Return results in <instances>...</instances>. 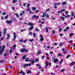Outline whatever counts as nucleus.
<instances>
[{
    "mask_svg": "<svg viewBox=\"0 0 75 75\" xmlns=\"http://www.w3.org/2000/svg\"><path fill=\"white\" fill-rule=\"evenodd\" d=\"M5 48V46H4V45H3L2 47H1V46H0V54L1 55H2L3 54L2 53L3 52Z\"/></svg>",
    "mask_w": 75,
    "mask_h": 75,
    "instance_id": "f257e3e1",
    "label": "nucleus"
},
{
    "mask_svg": "<svg viewBox=\"0 0 75 75\" xmlns=\"http://www.w3.org/2000/svg\"><path fill=\"white\" fill-rule=\"evenodd\" d=\"M31 63H29L28 64H25L24 65H23V68H25L26 67H27L26 66H27L28 67H30V66H31Z\"/></svg>",
    "mask_w": 75,
    "mask_h": 75,
    "instance_id": "f03ea898",
    "label": "nucleus"
},
{
    "mask_svg": "<svg viewBox=\"0 0 75 75\" xmlns=\"http://www.w3.org/2000/svg\"><path fill=\"white\" fill-rule=\"evenodd\" d=\"M6 23L7 24H12V20H11V21H6Z\"/></svg>",
    "mask_w": 75,
    "mask_h": 75,
    "instance_id": "7ed1b4c3",
    "label": "nucleus"
},
{
    "mask_svg": "<svg viewBox=\"0 0 75 75\" xmlns=\"http://www.w3.org/2000/svg\"><path fill=\"white\" fill-rule=\"evenodd\" d=\"M30 62H31L32 64H34L35 63V62L34 61V59H31L30 60Z\"/></svg>",
    "mask_w": 75,
    "mask_h": 75,
    "instance_id": "20e7f679",
    "label": "nucleus"
},
{
    "mask_svg": "<svg viewBox=\"0 0 75 75\" xmlns=\"http://www.w3.org/2000/svg\"><path fill=\"white\" fill-rule=\"evenodd\" d=\"M7 29L6 28H4L3 30V34L4 35H6V31Z\"/></svg>",
    "mask_w": 75,
    "mask_h": 75,
    "instance_id": "39448f33",
    "label": "nucleus"
},
{
    "mask_svg": "<svg viewBox=\"0 0 75 75\" xmlns=\"http://www.w3.org/2000/svg\"><path fill=\"white\" fill-rule=\"evenodd\" d=\"M43 14L44 16L45 17H47L48 18H49V16H48V14H46L45 13H43Z\"/></svg>",
    "mask_w": 75,
    "mask_h": 75,
    "instance_id": "423d86ee",
    "label": "nucleus"
},
{
    "mask_svg": "<svg viewBox=\"0 0 75 75\" xmlns=\"http://www.w3.org/2000/svg\"><path fill=\"white\" fill-rule=\"evenodd\" d=\"M28 25H30V26H31L32 27H33L34 25V24L32 23H31L30 22H28Z\"/></svg>",
    "mask_w": 75,
    "mask_h": 75,
    "instance_id": "0eeeda50",
    "label": "nucleus"
},
{
    "mask_svg": "<svg viewBox=\"0 0 75 75\" xmlns=\"http://www.w3.org/2000/svg\"><path fill=\"white\" fill-rule=\"evenodd\" d=\"M27 11H29V12H30V14H31V13H32V14H34V13L31 12V10H30V8H28Z\"/></svg>",
    "mask_w": 75,
    "mask_h": 75,
    "instance_id": "6e6552de",
    "label": "nucleus"
},
{
    "mask_svg": "<svg viewBox=\"0 0 75 75\" xmlns=\"http://www.w3.org/2000/svg\"><path fill=\"white\" fill-rule=\"evenodd\" d=\"M75 62H71V64H69V65H71V66H72L73 65L75 64Z\"/></svg>",
    "mask_w": 75,
    "mask_h": 75,
    "instance_id": "1a4fd4ad",
    "label": "nucleus"
},
{
    "mask_svg": "<svg viewBox=\"0 0 75 75\" xmlns=\"http://www.w3.org/2000/svg\"><path fill=\"white\" fill-rule=\"evenodd\" d=\"M63 11H65V10L62 9L60 11H58V13H62Z\"/></svg>",
    "mask_w": 75,
    "mask_h": 75,
    "instance_id": "9d476101",
    "label": "nucleus"
},
{
    "mask_svg": "<svg viewBox=\"0 0 75 75\" xmlns=\"http://www.w3.org/2000/svg\"><path fill=\"white\" fill-rule=\"evenodd\" d=\"M25 49L24 48H23L21 50V52H24V51H25Z\"/></svg>",
    "mask_w": 75,
    "mask_h": 75,
    "instance_id": "9b49d317",
    "label": "nucleus"
},
{
    "mask_svg": "<svg viewBox=\"0 0 75 75\" xmlns=\"http://www.w3.org/2000/svg\"><path fill=\"white\" fill-rule=\"evenodd\" d=\"M60 18H61V19L62 21H64L65 18H64V17H62V16H60Z\"/></svg>",
    "mask_w": 75,
    "mask_h": 75,
    "instance_id": "f8f14e48",
    "label": "nucleus"
},
{
    "mask_svg": "<svg viewBox=\"0 0 75 75\" xmlns=\"http://www.w3.org/2000/svg\"><path fill=\"white\" fill-rule=\"evenodd\" d=\"M58 59H54V64H55L56 62H58Z\"/></svg>",
    "mask_w": 75,
    "mask_h": 75,
    "instance_id": "ddd939ff",
    "label": "nucleus"
},
{
    "mask_svg": "<svg viewBox=\"0 0 75 75\" xmlns=\"http://www.w3.org/2000/svg\"><path fill=\"white\" fill-rule=\"evenodd\" d=\"M41 54V51H38L37 52V53L36 54V55H38V54Z\"/></svg>",
    "mask_w": 75,
    "mask_h": 75,
    "instance_id": "4468645a",
    "label": "nucleus"
},
{
    "mask_svg": "<svg viewBox=\"0 0 75 75\" xmlns=\"http://www.w3.org/2000/svg\"><path fill=\"white\" fill-rule=\"evenodd\" d=\"M14 15H15V16H16V17H17V18H19V15H18V13H14Z\"/></svg>",
    "mask_w": 75,
    "mask_h": 75,
    "instance_id": "2eb2a0df",
    "label": "nucleus"
},
{
    "mask_svg": "<svg viewBox=\"0 0 75 75\" xmlns=\"http://www.w3.org/2000/svg\"><path fill=\"white\" fill-rule=\"evenodd\" d=\"M71 17H74V13L73 12H71Z\"/></svg>",
    "mask_w": 75,
    "mask_h": 75,
    "instance_id": "dca6fc26",
    "label": "nucleus"
},
{
    "mask_svg": "<svg viewBox=\"0 0 75 75\" xmlns=\"http://www.w3.org/2000/svg\"><path fill=\"white\" fill-rule=\"evenodd\" d=\"M33 17L34 18H39L38 16H37L36 15H34L33 16Z\"/></svg>",
    "mask_w": 75,
    "mask_h": 75,
    "instance_id": "f3484780",
    "label": "nucleus"
},
{
    "mask_svg": "<svg viewBox=\"0 0 75 75\" xmlns=\"http://www.w3.org/2000/svg\"><path fill=\"white\" fill-rule=\"evenodd\" d=\"M66 4H67V2H63V3H62V6H63V5H65Z\"/></svg>",
    "mask_w": 75,
    "mask_h": 75,
    "instance_id": "a211bd4d",
    "label": "nucleus"
},
{
    "mask_svg": "<svg viewBox=\"0 0 75 75\" xmlns=\"http://www.w3.org/2000/svg\"><path fill=\"white\" fill-rule=\"evenodd\" d=\"M63 59H62L59 61V63L60 64H61L62 63V62H63Z\"/></svg>",
    "mask_w": 75,
    "mask_h": 75,
    "instance_id": "6ab92c4d",
    "label": "nucleus"
},
{
    "mask_svg": "<svg viewBox=\"0 0 75 75\" xmlns=\"http://www.w3.org/2000/svg\"><path fill=\"white\" fill-rule=\"evenodd\" d=\"M5 62V60H4L0 61V63H1V64H2V63H3V62Z\"/></svg>",
    "mask_w": 75,
    "mask_h": 75,
    "instance_id": "aec40b11",
    "label": "nucleus"
},
{
    "mask_svg": "<svg viewBox=\"0 0 75 75\" xmlns=\"http://www.w3.org/2000/svg\"><path fill=\"white\" fill-rule=\"evenodd\" d=\"M45 30L47 32H48V28H47V27H46Z\"/></svg>",
    "mask_w": 75,
    "mask_h": 75,
    "instance_id": "412c9836",
    "label": "nucleus"
},
{
    "mask_svg": "<svg viewBox=\"0 0 75 75\" xmlns=\"http://www.w3.org/2000/svg\"><path fill=\"white\" fill-rule=\"evenodd\" d=\"M4 39V37L3 36L1 38L0 40V41H3V40Z\"/></svg>",
    "mask_w": 75,
    "mask_h": 75,
    "instance_id": "4be33fe9",
    "label": "nucleus"
},
{
    "mask_svg": "<svg viewBox=\"0 0 75 75\" xmlns=\"http://www.w3.org/2000/svg\"><path fill=\"white\" fill-rule=\"evenodd\" d=\"M26 74H31V70H28V72H26Z\"/></svg>",
    "mask_w": 75,
    "mask_h": 75,
    "instance_id": "5701e85b",
    "label": "nucleus"
},
{
    "mask_svg": "<svg viewBox=\"0 0 75 75\" xmlns=\"http://www.w3.org/2000/svg\"><path fill=\"white\" fill-rule=\"evenodd\" d=\"M74 35V33H70L69 35V37H71V36H72V35Z\"/></svg>",
    "mask_w": 75,
    "mask_h": 75,
    "instance_id": "b1692460",
    "label": "nucleus"
},
{
    "mask_svg": "<svg viewBox=\"0 0 75 75\" xmlns=\"http://www.w3.org/2000/svg\"><path fill=\"white\" fill-rule=\"evenodd\" d=\"M38 61H39V58H38L35 59V62H38Z\"/></svg>",
    "mask_w": 75,
    "mask_h": 75,
    "instance_id": "393cba45",
    "label": "nucleus"
},
{
    "mask_svg": "<svg viewBox=\"0 0 75 75\" xmlns=\"http://www.w3.org/2000/svg\"><path fill=\"white\" fill-rule=\"evenodd\" d=\"M34 28V27H30L29 28V30H33V29Z\"/></svg>",
    "mask_w": 75,
    "mask_h": 75,
    "instance_id": "a878e982",
    "label": "nucleus"
},
{
    "mask_svg": "<svg viewBox=\"0 0 75 75\" xmlns=\"http://www.w3.org/2000/svg\"><path fill=\"white\" fill-rule=\"evenodd\" d=\"M40 41H44V39H43V38H41Z\"/></svg>",
    "mask_w": 75,
    "mask_h": 75,
    "instance_id": "bb28decb",
    "label": "nucleus"
},
{
    "mask_svg": "<svg viewBox=\"0 0 75 75\" xmlns=\"http://www.w3.org/2000/svg\"><path fill=\"white\" fill-rule=\"evenodd\" d=\"M36 8L35 7L32 8V10H36Z\"/></svg>",
    "mask_w": 75,
    "mask_h": 75,
    "instance_id": "cd10ccee",
    "label": "nucleus"
},
{
    "mask_svg": "<svg viewBox=\"0 0 75 75\" xmlns=\"http://www.w3.org/2000/svg\"><path fill=\"white\" fill-rule=\"evenodd\" d=\"M58 56H61L62 57V55L61 54V53H59L58 54Z\"/></svg>",
    "mask_w": 75,
    "mask_h": 75,
    "instance_id": "c85d7f7f",
    "label": "nucleus"
},
{
    "mask_svg": "<svg viewBox=\"0 0 75 75\" xmlns=\"http://www.w3.org/2000/svg\"><path fill=\"white\" fill-rule=\"evenodd\" d=\"M29 41L30 42H33V39H32V40L29 39Z\"/></svg>",
    "mask_w": 75,
    "mask_h": 75,
    "instance_id": "c756f323",
    "label": "nucleus"
},
{
    "mask_svg": "<svg viewBox=\"0 0 75 75\" xmlns=\"http://www.w3.org/2000/svg\"><path fill=\"white\" fill-rule=\"evenodd\" d=\"M33 35L34 37V38L35 37V36H36V34H35V33H33Z\"/></svg>",
    "mask_w": 75,
    "mask_h": 75,
    "instance_id": "7c9ffc66",
    "label": "nucleus"
},
{
    "mask_svg": "<svg viewBox=\"0 0 75 75\" xmlns=\"http://www.w3.org/2000/svg\"><path fill=\"white\" fill-rule=\"evenodd\" d=\"M35 31H36L38 32V31H39L40 30H39V29H38L36 28L35 29Z\"/></svg>",
    "mask_w": 75,
    "mask_h": 75,
    "instance_id": "2f4dec72",
    "label": "nucleus"
},
{
    "mask_svg": "<svg viewBox=\"0 0 75 75\" xmlns=\"http://www.w3.org/2000/svg\"><path fill=\"white\" fill-rule=\"evenodd\" d=\"M52 33L53 34H55V30H53L52 31Z\"/></svg>",
    "mask_w": 75,
    "mask_h": 75,
    "instance_id": "473e14b6",
    "label": "nucleus"
},
{
    "mask_svg": "<svg viewBox=\"0 0 75 75\" xmlns=\"http://www.w3.org/2000/svg\"><path fill=\"white\" fill-rule=\"evenodd\" d=\"M2 36V35H1V32L0 31V38H1Z\"/></svg>",
    "mask_w": 75,
    "mask_h": 75,
    "instance_id": "72a5a7b5",
    "label": "nucleus"
},
{
    "mask_svg": "<svg viewBox=\"0 0 75 75\" xmlns=\"http://www.w3.org/2000/svg\"><path fill=\"white\" fill-rule=\"evenodd\" d=\"M16 1H17L16 0H13L12 1V2L13 3H16Z\"/></svg>",
    "mask_w": 75,
    "mask_h": 75,
    "instance_id": "f704fd0d",
    "label": "nucleus"
},
{
    "mask_svg": "<svg viewBox=\"0 0 75 75\" xmlns=\"http://www.w3.org/2000/svg\"><path fill=\"white\" fill-rule=\"evenodd\" d=\"M25 30H26V28L25 29H23L21 30V32H23V31H25Z\"/></svg>",
    "mask_w": 75,
    "mask_h": 75,
    "instance_id": "c9c22d12",
    "label": "nucleus"
},
{
    "mask_svg": "<svg viewBox=\"0 0 75 75\" xmlns=\"http://www.w3.org/2000/svg\"><path fill=\"white\" fill-rule=\"evenodd\" d=\"M9 53L10 54H11V52H12V50H9Z\"/></svg>",
    "mask_w": 75,
    "mask_h": 75,
    "instance_id": "e433bc0d",
    "label": "nucleus"
},
{
    "mask_svg": "<svg viewBox=\"0 0 75 75\" xmlns=\"http://www.w3.org/2000/svg\"><path fill=\"white\" fill-rule=\"evenodd\" d=\"M69 27L68 26L67 27H66V30H68V29H69Z\"/></svg>",
    "mask_w": 75,
    "mask_h": 75,
    "instance_id": "4c0bfd02",
    "label": "nucleus"
},
{
    "mask_svg": "<svg viewBox=\"0 0 75 75\" xmlns=\"http://www.w3.org/2000/svg\"><path fill=\"white\" fill-rule=\"evenodd\" d=\"M17 35H16V36H14V40H15L16 39V37H17Z\"/></svg>",
    "mask_w": 75,
    "mask_h": 75,
    "instance_id": "58836bf2",
    "label": "nucleus"
},
{
    "mask_svg": "<svg viewBox=\"0 0 75 75\" xmlns=\"http://www.w3.org/2000/svg\"><path fill=\"white\" fill-rule=\"evenodd\" d=\"M22 59H25V57H22Z\"/></svg>",
    "mask_w": 75,
    "mask_h": 75,
    "instance_id": "ea45409f",
    "label": "nucleus"
},
{
    "mask_svg": "<svg viewBox=\"0 0 75 75\" xmlns=\"http://www.w3.org/2000/svg\"><path fill=\"white\" fill-rule=\"evenodd\" d=\"M64 71H65V70H64V69H63L61 70H60V71L61 72H64Z\"/></svg>",
    "mask_w": 75,
    "mask_h": 75,
    "instance_id": "a19ab883",
    "label": "nucleus"
},
{
    "mask_svg": "<svg viewBox=\"0 0 75 75\" xmlns=\"http://www.w3.org/2000/svg\"><path fill=\"white\" fill-rule=\"evenodd\" d=\"M30 4H27L28 7H30Z\"/></svg>",
    "mask_w": 75,
    "mask_h": 75,
    "instance_id": "79ce46f5",
    "label": "nucleus"
},
{
    "mask_svg": "<svg viewBox=\"0 0 75 75\" xmlns=\"http://www.w3.org/2000/svg\"><path fill=\"white\" fill-rule=\"evenodd\" d=\"M23 39H21L20 40H19V42H23Z\"/></svg>",
    "mask_w": 75,
    "mask_h": 75,
    "instance_id": "37998d69",
    "label": "nucleus"
},
{
    "mask_svg": "<svg viewBox=\"0 0 75 75\" xmlns=\"http://www.w3.org/2000/svg\"><path fill=\"white\" fill-rule=\"evenodd\" d=\"M36 66H37V67H40V65L39 64H36Z\"/></svg>",
    "mask_w": 75,
    "mask_h": 75,
    "instance_id": "c03bdc74",
    "label": "nucleus"
},
{
    "mask_svg": "<svg viewBox=\"0 0 75 75\" xmlns=\"http://www.w3.org/2000/svg\"><path fill=\"white\" fill-rule=\"evenodd\" d=\"M65 50V48H63L62 49V51H63V52Z\"/></svg>",
    "mask_w": 75,
    "mask_h": 75,
    "instance_id": "a18cd8bd",
    "label": "nucleus"
},
{
    "mask_svg": "<svg viewBox=\"0 0 75 75\" xmlns=\"http://www.w3.org/2000/svg\"><path fill=\"white\" fill-rule=\"evenodd\" d=\"M7 36L8 37H10V35L9 34H8L7 35Z\"/></svg>",
    "mask_w": 75,
    "mask_h": 75,
    "instance_id": "49530a36",
    "label": "nucleus"
},
{
    "mask_svg": "<svg viewBox=\"0 0 75 75\" xmlns=\"http://www.w3.org/2000/svg\"><path fill=\"white\" fill-rule=\"evenodd\" d=\"M8 17V16H6L5 17L6 19H7Z\"/></svg>",
    "mask_w": 75,
    "mask_h": 75,
    "instance_id": "de8ad7c7",
    "label": "nucleus"
},
{
    "mask_svg": "<svg viewBox=\"0 0 75 75\" xmlns=\"http://www.w3.org/2000/svg\"><path fill=\"white\" fill-rule=\"evenodd\" d=\"M16 45H14L13 46V48L15 49V48H16Z\"/></svg>",
    "mask_w": 75,
    "mask_h": 75,
    "instance_id": "09e8293b",
    "label": "nucleus"
},
{
    "mask_svg": "<svg viewBox=\"0 0 75 75\" xmlns=\"http://www.w3.org/2000/svg\"><path fill=\"white\" fill-rule=\"evenodd\" d=\"M45 22H41V24H44L45 23Z\"/></svg>",
    "mask_w": 75,
    "mask_h": 75,
    "instance_id": "8fccbe9b",
    "label": "nucleus"
},
{
    "mask_svg": "<svg viewBox=\"0 0 75 75\" xmlns=\"http://www.w3.org/2000/svg\"><path fill=\"white\" fill-rule=\"evenodd\" d=\"M6 14V12H4L2 13V15H5Z\"/></svg>",
    "mask_w": 75,
    "mask_h": 75,
    "instance_id": "3c124183",
    "label": "nucleus"
},
{
    "mask_svg": "<svg viewBox=\"0 0 75 75\" xmlns=\"http://www.w3.org/2000/svg\"><path fill=\"white\" fill-rule=\"evenodd\" d=\"M67 52V50H66L65 52H63V54H65V53H66Z\"/></svg>",
    "mask_w": 75,
    "mask_h": 75,
    "instance_id": "603ef678",
    "label": "nucleus"
},
{
    "mask_svg": "<svg viewBox=\"0 0 75 75\" xmlns=\"http://www.w3.org/2000/svg\"><path fill=\"white\" fill-rule=\"evenodd\" d=\"M4 55L5 56V57H6V56H7V53L4 54Z\"/></svg>",
    "mask_w": 75,
    "mask_h": 75,
    "instance_id": "864d4df0",
    "label": "nucleus"
},
{
    "mask_svg": "<svg viewBox=\"0 0 75 75\" xmlns=\"http://www.w3.org/2000/svg\"><path fill=\"white\" fill-rule=\"evenodd\" d=\"M21 73H23V71L22 70V71L19 72V74H21Z\"/></svg>",
    "mask_w": 75,
    "mask_h": 75,
    "instance_id": "5fc2aeb1",
    "label": "nucleus"
},
{
    "mask_svg": "<svg viewBox=\"0 0 75 75\" xmlns=\"http://www.w3.org/2000/svg\"><path fill=\"white\" fill-rule=\"evenodd\" d=\"M25 52H28V50H26V49H25Z\"/></svg>",
    "mask_w": 75,
    "mask_h": 75,
    "instance_id": "6e6d98bb",
    "label": "nucleus"
},
{
    "mask_svg": "<svg viewBox=\"0 0 75 75\" xmlns=\"http://www.w3.org/2000/svg\"><path fill=\"white\" fill-rule=\"evenodd\" d=\"M57 5H59V4H61V3L59 2V3H57Z\"/></svg>",
    "mask_w": 75,
    "mask_h": 75,
    "instance_id": "4d7b16f0",
    "label": "nucleus"
},
{
    "mask_svg": "<svg viewBox=\"0 0 75 75\" xmlns=\"http://www.w3.org/2000/svg\"><path fill=\"white\" fill-rule=\"evenodd\" d=\"M13 34L14 35V36H16V33H13Z\"/></svg>",
    "mask_w": 75,
    "mask_h": 75,
    "instance_id": "13d9d810",
    "label": "nucleus"
},
{
    "mask_svg": "<svg viewBox=\"0 0 75 75\" xmlns=\"http://www.w3.org/2000/svg\"><path fill=\"white\" fill-rule=\"evenodd\" d=\"M62 31V29L61 28H60L59 30V32H61Z\"/></svg>",
    "mask_w": 75,
    "mask_h": 75,
    "instance_id": "bf43d9fd",
    "label": "nucleus"
},
{
    "mask_svg": "<svg viewBox=\"0 0 75 75\" xmlns=\"http://www.w3.org/2000/svg\"><path fill=\"white\" fill-rule=\"evenodd\" d=\"M29 34H30V35H31V34H32V32H31L29 31Z\"/></svg>",
    "mask_w": 75,
    "mask_h": 75,
    "instance_id": "052dcab7",
    "label": "nucleus"
},
{
    "mask_svg": "<svg viewBox=\"0 0 75 75\" xmlns=\"http://www.w3.org/2000/svg\"><path fill=\"white\" fill-rule=\"evenodd\" d=\"M24 23L26 25H27V22H24Z\"/></svg>",
    "mask_w": 75,
    "mask_h": 75,
    "instance_id": "680f3d73",
    "label": "nucleus"
},
{
    "mask_svg": "<svg viewBox=\"0 0 75 75\" xmlns=\"http://www.w3.org/2000/svg\"><path fill=\"white\" fill-rule=\"evenodd\" d=\"M40 37H41V38H42V35H41L40 36Z\"/></svg>",
    "mask_w": 75,
    "mask_h": 75,
    "instance_id": "e2e57ef3",
    "label": "nucleus"
},
{
    "mask_svg": "<svg viewBox=\"0 0 75 75\" xmlns=\"http://www.w3.org/2000/svg\"><path fill=\"white\" fill-rule=\"evenodd\" d=\"M50 48V46H47V48Z\"/></svg>",
    "mask_w": 75,
    "mask_h": 75,
    "instance_id": "0e129e2a",
    "label": "nucleus"
},
{
    "mask_svg": "<svg viewBox=\"0 0 75 75\" xmlns=\"http://www.w3.org/2000/svg\"><path fill=\"white\" fill-rule=\"evenodd\" d=\"M12 9H13V10H14V9H15V8H14V7H12Z\"/></svg>",
    "mask_w": 75,
    "mask_h": 75,
    "instance_id": "69168bd1",
    "label": "nucleus"
},
{
    "mask_svg": "<svg viewBox=\"0 0 75 75\" xmlns=\"http://www.w3.org/2000/svg\"><path fill=\"white\" fill-rule=\"evenodd\" d=\"M54 6H57V3L54 4Z\"/></svg>",
    "mask_w": 75,
    "mask_h": 75,
    "instance_id": "338daca9",
    "label": "nucleus"
},
{
    "mask_svg": "<svg viewBox=\"0 0 75 75\" xmlns=\"http://www.w3.org/2000/svg\"><path fill=\"white\" fill-rule=\"evenodd\" d=\"M73 45L74 47H75V43L73 44Z\"/></svg>",
    "mask_w": 75,
    "mask_h": 75,
    "instance_id": "774afa93",
    "label": "nucleus"
}]
</instances>
